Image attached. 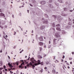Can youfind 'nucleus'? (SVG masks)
I'll return each mask as SVG.
<instances>
[{
	"label": "nucleus",
	"mask_w": 74,
	"mask_h": 74,
	"mask_svg": "<svg viewBox=\"0 0 74 74\" xmlns=\"http://www.w3.org/2000/svg\"><path fill=\"white\" fill-rule=\"evenodd\" d=\"M58 40L54 38L53 40V44L54 45H56V44L58 43Z\"/></svg>",
	"instance_id": "obj_1"
},
{
	"label": "nucleus",
	"mask_w": 74,
	"mask_h": 74,
	"mask_svg": "<svg viewBox=\"0 0 74 74\" xmlns=\"http://www.w3.org/2000/svg\"><path fill=\"white\" fill-rule=\"evenodd\" d=\"M37 63H35L34 65L35 66H38V65H39V64H41V62H40V60H38L37 61Z\"/></svg>",
	"instance_id": "obj_2"
},
{
	"label": "nucleus",
	"mask_w": 74,
	"mask_h": 74,
	"mask_svg": "<svg viewBox=\"0 0 74 74\" xmlns=\"http://www.w3.org/2000/svg\"><path fill=\"white\" fill-rule=\"evenodd\" d=\"M31 61H32V63H35L36 62V60H34V58L31 59Z\"/></svg>",
	"instance_id": "obj_3"
},
{
	"label": "nucleus",
	"mask_w": 74,
	"mask_h": 74,
	"mask_svg": "<svg viewBox=\"0 0 74 74\" xmlns=\"http://www.w3.org/2000/svg\"><path fill=\"white\" fill-rule=\"evenodd\" d=\"M39 39L40 41H43V38L42 36H41L40 38H39Z\"/></svg>",
	"instance_id": "obj_4"
},
{
	"label": "nucleus",
	"mask_w": 74,
	"mask_h": 74,
	"mask_svg": "<svg viewBox=\"0 0 74 74\" xmlns=\"http://www.w3.org/2000/svg\"><path fill=\"white\" fill-rule=\"evenodd\" d=\"M22 62V63L21 64V65H20L19 66V68H21V67L22 66V65H24V62H23V60H21Z\"/></svg>",
	"instance_id": "obj_5"
},
{
	"label": "nucleus",
	"mask_w": 74,
	"mask_h": 74,
	"mask_svg": "<svg viewBox=\"0 0 74 74\" xmlns=\"http://www.w3.org/2000/svg\"><path fill=\"white\" fill-rule=\"evenodd\" d=\"M39 45H40V46H42L44 45V43L42 42H39Z\"/></svg>",
	"instance_id": "obj_6"
},
{
	"label": "nucleus",
	"mask_w": 74,
	"mask_h": 74,
	"mask_svg": "<svg viewBox=\"0 0 74 74\" xmlns=\"http://www.w3.org/2000/svg\"><path fill=\"white\" fill-rule=\"evenodd\" d=\"M55 36L56 37H60V35H59L58 34L56 33L55 34Z\"/></svg>",
	"instance_id": "obj_7"
},
{
	"label": "nucleus",
	"mask_w": 74,
	"mask_h": 74,
	"mask_svg": "<svg viewBox=\"0 0 74 74\" xmlns=\"http://www.w3.org/2000/svg\"><path fill=\"white\" fill-rule=\"evenodd\" d=\"M44 28H45V27L44 25H42L40 27V29H41V30H43Z\"/></svg>",
	"instance_id": "obj_8"
},
{
	"label": "nucleus",
	"mask_w": 74,
	"mask_h": 74,
	"mask_svg": "<svg viewBox=\"0 0 74 74\" xmlns=\"http://www.w3.org/2000/svg\"><path fill=\"white\" fill-rule=\"evenodd\" d=\"M0 16H3L4 18L5 17V15H4V14L3 13H1L0 14Z\"/></svg>",
	"instance_id": "obj_9"
},
{
	"label": "nucleus",
	"mask_w": 74,
	"mask_h": 74,
	"mask_svg": "<svg viewBox=\"0 0 74 74\" xmlns=\"http://www.w3.org/2000/svg\"><path fill=\"white\" fill-rule=\"evenodd\" d=\"M45 3V1H42L40 3L41 4H44Z\"/></svg>",
	"instance_id": "obj_10"
},
{
	"label": "nucleus",
	"mask_w": 74,
	"mask_h": 74,
	"mask_svg": "<svg viewBox=\"0 0 74 74\" xmlns=\"http://www.w3.org/2000/svg\"><path fill=\"white\" fill-rule=\"evenodd\" d=\"M56 29L57 30H58V31H60V30H61V29H60V28L59 27L56 28Z\"/></svg>",
	"instance_id": "obj_11"
},
{
	"label": "nucleus",
	"mask_w": 74,
	"mask_h": 74,
	"mask_svg": "<svg viewBox=\"0 0 74 74\" xmlns=\"http://www.w3.org/2000/svg\"><path fill=\"white\" fill-rule=\"evenodd\" d=\"M52 72L53 73V74H55L56 73V71L55 69L53 70L52 71Z\"/></svg>",
	"instance_id": "obj_12"
},
{
	"label": "nucleus",
	"mask_w": 74,
	"mask_h": 74,
	"mask_svg": "<svg viewBox=\"0 0 74 74\" xmlns=\"http://www.w3.org/2000/svg\"><path fill=\"white\" fill-rule=\"evenodd\" d=\"M32 2L33 3H36V1L35 0H32Z\"/></svg>",
	"instance_id": "obj_13"
},
{
	"label": "nucleus",
	"mask_w": 74,
	"mask_h": 74,
	"mask_svg": "<svg viewBox=\"0 0 74 74\" xmlns=\"http://www.w3.org/2000/svg\"><path fill=\"white\" fill-rule=\"evenodd\" d=\"M30 65H32V63H30V64H27V67H29Z\"/></svg>",
	"instance_id": "obj_14"
},
{
	"label": "nucleus",
	"mask_w": 74,
	"mask_h": 74,
	"mask_svg": "<svg viewBox=\"0 0 74 74\" xmlns=\"http://www.w3.org/2000/svg\"><path fill=\"white\" fill-rule=\"evenodd\" d=\"M43 23H46L47 24L48 23V21H44L43 22Z\"/></svg>",
	"instance_id": "obj_15"
},
{
	"label": "nucleus",
	"mask_w": 74,
	"mask_h": 74,
	"mask_svg": "<svg viewBox=\"0 0 74 74\" xmlns=\"http://www.w3.org/2000/svg\"><path fill=\"white\" fill-rule=\"evenodd\" d=\"M38 57L39 58H42V57L41 56H40V55H39L38 56Z\"/></svg>",
	"instance_id": "obj_16"
},
{
	"label": "nucleus",
	"mask_w": 74,
	"mask_h": 74,
	"mask_svg": "<svg viewBox=\"0 0 74 74\" xmlns=\"http://www.w3.org/2000/svg\"><path fill=\"white\" fill-rule=\"evenodd\" d=\"M58 1H59V2H60V3H63L62 0H58Z\"/></svg>",
	"instance_id": "obj_17"
},
{
	"label": "nucleus",
	"mask_w": 74,
	"mask_h": 74,
	"mask_svg": "<svg viewBox=\"0 0 74 74\" xmlns=\"http://www.w3.org/2000/svg\"><path fill=\"white\" fill-rule=\"evenodd\" d=\"M31 66H32V67H35V65L34 64H32V65H31Z\"/></svg>",
	"instance_id": "obj_18"
},
{
	"label": "nucleus",
	"mask_w": 74,
	"mask_h": 74,
	"mask_svg": "<svg viewBox=\"0 0 74 74\" xmlns=\"http://www.w3.org/2000/svg\"><path fill=\"white\" fill-rule=\"evenodd\" d=\"M16 65L17 66H18V64H19V62H17L16 63Z\"/></svg>",
	"instance_id": "obj_19"
},
{
	"label": "nucleus",
	"mask_w": 74,
	"mask_h": 74,
	"mask_svg": "<svg viewBox=\"0 0 74 74\" xmlns=\"http://www.w3.org/2000/svg\"><path fill=\"white\" fill-rule=\"evenodd\" d=\"M56 27H59V26H60V25L59 24H58L56 25Z\"/></svg>",
	"instance_id": "obj_20"
},
{
	"label": "nucleus",
	"mask_w": 74,
	"mask_h": 74,
	"mask_svg": "<svg viewBox=\"0 0 74 74\" xmlns=\"http://www.w3.org/2000/svg\"><path fill=\"white\" fill-rule=\"evenodd\" d=\"M49 6L51 8H53V6H52V5H49Z\"/></svg>",
	"instance_id": "obj_21"
},
{
	"label": "nucleus",
	"mask_w": 74,
	"mask_h": 74,
	"mask_svg": "<svg viewBox=\"0 0 74 74\" xmlns=\"http://www.w3.org/2000/svg\"><path fill=\"white\" fill-rule=\"evenodd\" d=\"M52 26L53 27H55V24L54 23H53Z\"/></svg>",
	"instance_id": "obj_22"
},
{
	"label": "nucleus",
	"mask_w": 74,
	"mask_h": 74,
	"mask_svg": "<svg viewBox=\"0 0 74 74\" xmlns=\"http://www.w3.org/2000/svg\"><path fill=\"white\" fill-rule=\"evenodd\" d=\"M8 65L10 67H11V64H10V63H8Z\"/></svg>",
	"instance_id": "obj_23"
},
{
	"label": "nucleus",
	"mask_w": 74,
	"mask_h": 74,
	"mask_svg": "<svg viewBox=\"0 0 74 74\" xmlns=\"http://www.w3.org/2000/svg\"><path fill=\"white\" fill-rule=\"evenodd\" d=\"M40 51H41V50L42 49V47H40Z\"/></svg>",
	"instance_id": "obj_24"
},
{
	"label": "nucleus",
	"mask_w": 74,
	"mask_h": 74,
	"mask_svg": "<svg viewBox=\"0 0 74 74\" xmlns=\"http://www.w3.org/2000/svg\"><path fill=\"white\" fill-rule=\"evenodd\" d=\"M14 35H15L16 34V32H14Z\"/></svg>",
	"instance_id": "obj_25"
},
{
	"label": "nucleus",
	"mask_w": 74,
	"mask_h": 74,
	"mask_svg": "<svg viewBox=\"0 0 74 74\" xmlns=\"http://www.w3.org/2000/svg\"><path fill=\"white\" fill-rule=\"evenodd\" d=\"M0 27H1V29H3V27L2 26H1V25L0 26Z\"/></svg>",
	"instance_id": "obj_26"
},
{
	"label": "nucleus",
	"mask_w": 74,
	"mask_h": 74,
	"mask_svg": "<svg viewBox=\"0 0 74 74\" xmlns=\"http://www.w3.org/2000/svg\"><path fill=\"white\" fill-rule=\"evenodd\" d=\"M64 11H67V9L66 8H64Z\"/></svg>",
	"instance_id": "obj_27"
},
{
	"label": "nucleus",
	"mask_w": 74,
	"mask_h": 74,
	"mask_svg": "<svg viewBox=\"0 0 74 74\" xmlns=\"http://www.w3.org/2000/svg\"><path fill=\"white\" fill-rule=\"evenodd\" d=\"M53 16H54V17L55 19L56 17V16H55L54 15H53Z\"/></svg>",
	"instance_id": "obj_28"
},
{
	"label": "nucleus",
	"mask_w": 74,
	"mask_h": 74,
	"mask_svg": "<svg viewBox=\"0 0 74 74\" xmlns=\"http://www.w3.org/2000/svg\"><path fill=\"white\" fill-rule=\"evenodd\" d=\"M65 58V56H64L63 55L62 57V59H64V58Z\"/></svg>",
	"instance_id": "obj_29"
},
{
	"label": "nucleus",
	"mask_w": 74,
	"mask_h": 74,
	"mask_svg": "<svg viewBox=\"0 0 74 74\" xmlns=\"http://www.w3.org/2000/svg\"><path fill=\"white\" fill-rule=\"evenodd\" d=\"M44 69L45 70H47V67H45L44 68Z\"/></svg>",
	"instance_id": "obj_30"
},
{
	"label": "nucleus",
	"mask_w": 74,
	"mask_h": 74,
	"mask_svg": "<svg viewBox=\"0 0 74 74\" xmlns=\"http://www.w3.org/2000/svg\"><path fill=\"white\" fill-rule=\"evenodd\" d=\"M40 72H41V73H42V72L43 71V69H42L40 71Z\"/></svg>",
	"instance_id": "obj_31"
},
{
	"label": "nucleus",
	"mask_w": 74,
	"mask_h": 74,
	"mask_svg": "<svg viewBox=\"0 0 74 74\" xmlns=\"http://www.w3.org/2000/svg\"><path fill=\"white\" fill-rule=\"evenodd\" d=\"M3 68L4 69H5V68H6V66H5L4 65L3 66Z\"/></svg>",
	"instance_id": "obj_32"
},
{
	"label": "nucleus",
	"mask_w": 74,
	"mask_h": 74,
	"mask_svg": "<svg viewBox=\"0 0 74 74\" xmlns=\"http://www.w3.org/2000/svg\"><path fill=\"white\" fill-rule=\"evenodd\" d=\"M29 5H30V6H31V7H33V5H32V4L30 3Z\"/></svg>",
	"instance_id": "obj_33"
},
{
	"label": "nucleus",
	"mask_w": 74,
	"mask_h": 74,
	"mask_svg": "<svg viewBox=\"0 0 74 74\" xmlns=\"http://www.w3.org/2000/svg\"><path fill=\"white\" fill-rule=\"evenodd\" d=\"M49 63V62H46V64H48Z\"/></svg>",
	"instance_id": "obj_34"
},
{
	"label": "nucleus",
	"mask_w": 74,
	"mask_h": 74,
	"mask_svg": "<svg viewBox=\"0 0 74 74\" xmlns=\"http://www.w3.org/2000/svg\"><path fill=\"white\" fill-rule=\"evenodd\" d=\"M69 60H72V58H69Z\"/></svg>",
	"instance_id": "obj_35"
},
{
	"label": "nucleus",
	"mask_w": 74,
	"mask_h": 74,
	"mask_svg": "<svg viewBox=\"0 0 74 74\" xmlns=\"http://www.w3.org/2000/svg\"><path fill=\"white\" fill-rule=\"evenodd\" d=\"M52 0H50L49 1V3H51V2H52Z\"/></svg>",
	"instance_id": "obj_36"
},
{
	"label": "nucleus",
	"mask_w": 74,
	"mask_h": 74,
	"mask_svg": "<svg viewBox=\"0 0 74 74\" xmlns=\"http://www.w3.org/2000/svg\"><path fill=\"white\" fill-rule=\"evenodd\" d=\"M10 73H11L12 74V73H13V72H12V71H10Z\"/></svg>",
	"instance_id": "obj_37"
},
{
	"label": "nucleus",
	"mask_w": 74,
	"mask_h": 74,
	"mask_svg": "<svg viewBox=\"0 0 74 74\" xmlns=\"http://www.w3.org/2000/svg\"><path fill=\"white\" fill-rule=\"evenodd\" d=\"M45 56H46V54H44L43 57H45Z\"/></svg>",
	"instance_id": "obj_38"
},
{
	"label": "nucleus",
	"mask_w": 74,
	"mask_h": 74,
	"mask_svg": "<svg viewBox=\"0 0 74 74\" xmlns=\"http://www.w3.org/2000/svg\"><path fill=\"white\" fill-rule=\"evenodd\" d=\"M73 10H70V12H73Z\"/></svg>",
	"instance_id": "obj_39"
},
{
	"label": "nucleus",
	"mask_w": 74,
	"mask_h": 74,
	"mask_svg": "<svg viewBox=\"0 0 74 74\" xmlns=\"http://www.w3.org/2000/svg\"><path fill=\"white\" fill-rule=\"evenodd\" d=\"M67 65H68V66L69 65V63H66Z\"/></svg>",
	"instance_id": "obj_40"
},
{
	"label": "nucleus",
	"mask_w": 74,
	"mask_h": 74,
	"mask_svg": "<svg viewBox=\"0 0 74 74\" xmlns=\"http://www.w3.org/2000/svg\"><path fill=\"white\" fill-rule=\"evenodd\" d=\"M0 52L1 53L2 52H3V51H2V50H1V51H0Z\"/></svg>",
	"instance_id": "obj_41"
},
{
	"label": "nucleus",
	"mask_w": 74,
	"mask_h": 74,
	"mask_svg": "<svg viewBox=\"0 0 74 74\" xmlns=\"http://www.w3.org/2000/svg\"><path fill=\"white\" fill-rule=\"evenodd\" d=\"M25 69H27V68L26 67V66H25Z\"/></svg>",
	"instance_id": "obj_42"
},
{
	"label": "nucleus",
	"mask_w": 74,
	"mask_h": 74,
	"mask_svg": "<svg viewBox=\"0 0 74 74\" xmlns=\"http://www.w3.org/2000/svg\"><path fill=\"white\" fill-rule=\"evenodd\" d=\"M5 37L6 38H7V37H8L7 35H6Z\"/></svg>",
	"instance_id": "obj_43"
},
{
	"label": "nucleus",
	"mask_w": 74,
	"mask_h": 74,
	"mask_svg": "<svg viewBox=\"0 0 74 74\" xmlns=\"http://www.w3.org/2000/svg\"><path fill=\"white\" fill-rule=\"evenodd\" d=\"M5 71H7L8 70L7 69H5Z\"/></svg>",
	"instance_id": "obj_44"
},
{
	"label": "nucleus",
	"mask_w": 74,
	"mask_h": 74,
	"mask_svg": "<svg viewBox=\"0 0 74 74\" xmlns=\"http://www.w3.org/2000/svg\"><path fill=\"white\" fill-rule=\"evenodd\" d=\"M73 63H72V62H70V64H72Z\"/></svg>",
	"instance_id": "obj_45"
},
{
	"label": "nucleus",
	"mask_w": 74,
	"mask_h": 74,
	"mask_svg": "<svg viewBox=\"0 0 74 74\" xmlns=\"http://www.w3.org/2000/svg\"><path fill=\"white\" fill-rule=\"evenodd\" d=\"M8 58L9 59H10V56H8Z\"/></svg>",
	"instance_id": "obj_46"
},
{
	"label": "nucleus",
	"mask_w": 74,
	"mask_h": 74,
	"mask_svg": "<svg viewBox=\"0 0 74 74\" xmlns=\"http://www.w3.org/2000/svg\"><path fill=\"white\" fill-rule=\"evenodd\" d=\"M16 32H19V30H17L16 31Z\"/></svg>",
	"instance_id": "obj_47"
},
{
	"label": "nucleus",
	"mask_w": 74,
	"mask_h": 74,
	"mask_svg": "<svg viewBox=\"0 0 74 74\" xmlns=\"http://www.w3.org/2000/svg\"><path fill=\"white\" fill-rule=\"evenodd\" d=\"M72 54H74V52H72Z\"/></svg>",
	"instance_id": "obj_48"
},
{
	"label": "nucleus",
	"mask_w": 74,
	"mask_h": 74,
	"mask_svg": "<svg viewBox=\"0 0 74 74\" xmlns=\"http://www.w3.org/2000/svg\"><path fill=\"white\" fill-rule=\"evenodd\" d=\"M44 48H46V45H45L44 46Z\"/></svg>",
	"instance_id": "obj_49"
},
{
	"label": "nucleus",
	"mask_w": 74,
	"mask_h": 74,
	"mask_svg": "<svg viewBox=\"0 0 74 74\" xmlns=\"http://www.w3.org/2000/svg\"><path fill=\"white\" fill-rule=\"evenodd\" d=\"M47 73H49L50 72H49V71H47Z\"/></svg>",
	"instance_id": "obj_50"
},
{
	"label": "nucleus",
	"mask_w": 74,
	"mask_h": 74,
	"mask_svg": "<svg viewBox=\"0 0 74 74\" xmlns=\"http://www.w3.org/2000/svg\"><path fill=\"white\" fill-rule=\"evenodd\" d=\"M24 5H23L21 6V7H24Z\"/></svg>",
	"instance_id": "obj_51"
},
{
	"label": "nucleus",
	"mask_w": 74,
	"mask_h": 74,
	"mask_svg": "<svg viewBox=\"0 0 74 74\" xmlns=\"http://www.w3.org/2000/svg\"><path fill=\"white\" fill-rule=\"evenodd\" d=\"M22 51H21L20 52V53H22Z\"/></svg>",
	"instance_id": "obj_52"
},
{
	"label": "nucleus",
	"mask_w": 74,
	"mask_h": 74,
	"mask_svg": "<svg viewBox=\"0 0 74 74\" xmlns=\"http://www.w3.org/2000/svg\"><path fill=\"white\" fill-rule=\"evenodd\" d=\"M27 12H28V13H29V10H27Z\"/></svg>",
	"instance_id": "obj_53"
},
{
	"label": "nucleus",
	"mask_w": 74,
	"mask_h": 74,
	"mask_svg": "<svg viewBox=\"0 0 74 74\" xmlns=\"http://www.w3.org/2000/svg\"><path fill=\"white\" fill-rule=\"evenodd\" d=\"M68 69H70V67L69 66H68Z\"/></svg>",
	"instance_id": "obj_54"
},
{
	"label": "nucleus",
	"mask_w": 74,
	"mask_h": 74,
	"mask_svg": "<svg viewBox=\"0 0 74 74\" xmlns=\"http://www.w3.org/2000/svg\"><path fill=\"white\" fill-rule=\"evenodd\" d=\"M0 74H2V72L1 71V72Z\"/></svg>",
	"instance_id": "obj_55"
},
{
	"label": "nucleus",
	"mask_w": 74,
	"mask_h": 74,
	"mask_svg": "<svg viewBox=\"0 0 74 74\" xmlns=\"http://www.w3.org/2000/svg\"><path fill=\"white\" fill-rule=\"evenodd\" d=\"M64 54H65V53L64 52V53H63V55H64Z\"/></svg>",
	"instance_id": "obj_56"
},
{
	"label": "nucleus",
	"mask_w": 74,
	"mask_h": 74,
	"mask_svg": "<svg viewBox=\"0 0 74 74\" xmlns=\"http://www.w3.org/2000/svg\"><path fill=\"white\" fill-rule=\"evenodd\" d=\"M61 60H62V62H63V59H62Z\"/></svg>",
	"instance_id": "obj_57"
},
{
	"label": "nucleus",
	"mask_w": 74,
	"mask_h": 74,
	"mask_svg": "<svg viewBox=\"0 0 74 74\" xmlns=\"http://www.w3.org/2000/svg\"><path fill=\"white\" fill-rule=\"evenodd\" d=\"M50 46H48V48H50Z\"/></svg>",
	"instance_id": "obj_58"
},
{
	"label": "nucleus",
	"mask_w": 74,
	"mask_h": 74,
	"mask_svg": "<svg viewBox=\"0 0 74 74\" xmlns=\"http://www.w3.org/2000/svg\"><path fill=\"white\" fill-rule=\"evenodd\" d=\"M49 44H50L51 43V42H50V41H49Z\"/></svg>",
	"instance_id": "obj_59"
},
{
	"label": "nucleus",
	"mask_w": 74,
	"mask_h": 74,
	"mask_svg": "<svg viewBox=\"0 0 74 74\" xmlns=\"http://www.w3.org/2000/svg\"><path fill=\"white\" fill-rule=\"evenodd\" d=\"M0 12H1V9H0Z\"/></svg>",
	"instance_id": "obj_60"
},
{
	"label": "nucleus",
	"mask_w": 74,
	"mask_h": 74,
	"mask_svg": "<svg viewBox=\"0 0 74 74\" xmlns=\"http://www.w3.org/2000/svg\"><path fill=\"white\" fill-rule=\"evenodd\" d=\"M45 38H46L45 37H44V39H45Z\"/></svg>",
	"instance_id": "obj_61"
},
{
	"label": "nucleus",
	"mask_w": 74,
	"mask_h": 74,
	"mask_svg": "<svg viewBox=\"0 0 74 74\" xmlns=\"http://www.w3.org/2000/svg\"><path fill=\"white\" fill-rule=\"evenodd\" d=\"M72 27H74V25H73Z\"/></svg>",
	"instance_id": "obj_62"
},
{
	"label": "nucleus",
	"mask_w": 74,
	"mask_h": 74,
	"mask_svg": "<svg viewBox=\"0 0 74 74\" xmlns=\"http://www.w3.org/2000/svg\"><path fill=\"white\" fill-rule=\"evenodd\" d=\"M74 71V70H72V71H73H73Z\"/></svg>",
	"instance_id": "obj_63"
},
{
	"label": "nucleus",
	"mask_w": 74,
	"mask_h": 74,
	"mask_svg": "<svg viewBox=\"0 0 74 74\" xmlns=\"http://www.w3.org/2000/svg\"><path fill=\"white\" fill-rule=\"evenodd\" d=\"M6 54H7V52H6Z\"/></svg>",
	"instance_id": "obj_64"
}]
</instances>
